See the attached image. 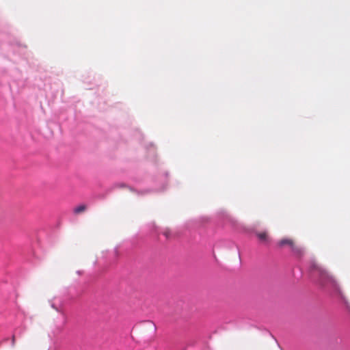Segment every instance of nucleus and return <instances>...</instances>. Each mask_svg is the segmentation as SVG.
Here are the masks:
<instances>
[{
	"label": "nucleus",
	"mask_w": 350,
	"mask_h": 350,
	"mask_svg": "<svg viewBox=\"0 0 350 350\" xmlns=\"http://www.w3.org/2000/svg\"><path fill=\"white\" fill-rule=\"evenodd\" d=\"M311 272L318 277V283L323 286L330 287L342 299H345L344 293L336 278L328 272L325 268L317 262H312L310 265Z\"/></svg>",
	"instance_id": "obj_1"
},
{
	"label": "nucleus",
	"mask_w": 350,
	"mask_h": 350,
	"mask_svg": "<svg viewBox=\"0 0 350 350\" xmlns=\"http://www.w3.org/2000/svg\"><path fill=\"white\" fill-rule=\"evenodd\" d=\"M278 245L280 247H289L296 255L301 256L304 254V249L300 245H297L293 239L284 238L278 243Z\"/></svg>",
	"instance_id": "obj_2"
},
{
	"label": "nucleus",
	"mask_w": 350,
	"mask_h": 350,
	"mask_svg": "<svg viewBox=\"0 0 350 350\" xmlns=\"http://www.w3.org/2000/svg\"><path fill=\"white\" fill-rule=\"evenodd\" d=\"M255 234L260 243H267L269 242V239L267 232H256Z\"/></svg>",
	"instance_id": "obj_3"
},
{
	"label": "nucleus",
	"mask_w": 350,
	"mask_h": 350,
	"mask_svg": "<svg viewBox=\"0 0 350 350\" xmlns=\"http://www.w3.org/2000/svg\"><path fill=\"white\" fill-rule=\"evenodd\" d=\"M87 209V206L85 204H81L78 206H76L74 210H73V212L75 214H80L84 211H85V210Z\"/></svg>",
	"instance_id": "obj_4"
},
{
	"label": "nucleus",
	"mask_w": 350,
	"mask_h": 350,
	"mask_svg": "<svg viewBox=\"0 0 350 350\" xmlns=\"http://www.w3.org/2000/svg\"><path fill=\"white\" fill-rule=\"evenodd\" d=\"M16 342V337L15 335H13L12 337V346L14 347L15 346Z\"/></svg>",
	"instance_id": "obj_5"
},
{
	"label": "nucleus",
	"mask_w": 350,
	"mask_h": 350,
	"mask_svg": "<svg viewBox=\"0 0 350 350\" xmlns=\"http://www.w3.org/2000/svg\"><path fill=\"white\" fill-rule=\"evenodd\" d=\"M55 309L58 312H60V313L63 314V312H62V310H60L57 309V308H55Z\"/></svg>",
	"instance_id": "obj_6"
},
{
	"label": "nucleus",
	"mask_w": 350,
	"mask_h": 350,
	"mask_svg": "<svg viewBox=\"0 0 350 350\" xmlns=\"http://www.w3.org/2000/svg\"><path fill=\"white\" fill-rule=\"evenodd\" d=\"M57 331H58V332H61L62 331V329L59 327V328H57Z\"/></svg>",
	"instance_id": "obj_7"
}]
</instances>
